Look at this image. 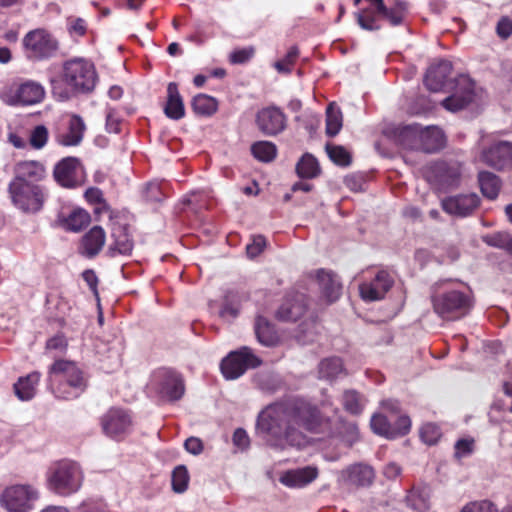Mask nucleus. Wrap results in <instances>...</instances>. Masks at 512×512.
Returning <instances> with one entry per match:
<instances>
[{
    "mask_svg": "<svg viewBox=\"0 0 512 512\" xmlns=\"http://www.w3.org/2000/svg\"><path fill=\"white\" fill-rule=\"evenodd\" d=\"M257 430L269 445L279 449L303 446V430L339 436L349 445L358 439L356 423L322 419L314 406L299 399L267 407L258 416Z\"/></svg>",
    "mask_w": 512,
    "mask_h": 512,
    "instance_id": "obj_1",
    "label": "nucleus"
},
{
    "mask_svg": "<svg viewBox=\"0 0 512 512\" xmlns=\"http://www.w3.org/2000/svg\"><path fill=\"white\" fill-rule=\"evenodd\" d=\"M62 80L66 88L62 87L60 80L51 78L50 83L53 94L60 100H66L71 93L89 92L96 84L94 66L84 59H72L64 63Z\"/></svg>",
    "mask_w": 512,
    "mask_h": 512,
    "instance_id": "obj_2",
    "label": "nucleus"
},
{
    "mask_svg": "<svg viewBox=\"0 0 512 512\" xmlns=\"http://www.w3.org/2000/svg\"><path fill=\"white\" fill-rule=\"evenodd\" d=\"M50 385H56L57 397H78L85 389V380L80 369L70 361H56L49 372Z\"/></svg>",
    "mask_w": 512,
    "mask_h": 512,
    "instance_id": "obj_3",
    "label": "nucleus"
},
{
    "mask_svg": "<svg viewBox=\"0 0 512 512\" xmlns=\"http://www.w3.org/2000/svg\"><path fill=\"white\" fill-rule=\"evenodd\" d=\"M49 488L59 495L78 491L83 482V471L74 461L63 460L52 465L47 473Z\"/></svg>",
    "mask_w": 512,
    "mask_h": 512,
    "instance_id": "obj_4",
    "label": "nucleus"
},
{
    "mask_svg": "<svg viewBox=\"0 0 512 512\" xmlns=\"http://www.w3.org/2000/svg\"><path fill=\"white\" fill-rule=\"evenodd\" d=\"M471 306L470 295L459 290H450L433 298L435 312L444 319H458L466 315Z\"/></svg>",
    "mask_w": 512,
    "mask_h": 512,
    "instance_id": "obj_5",
    "label": "nucleus"
},
{
    "mask_svg": "<svg viewBox=\"0 0 512 512\" xmlns=\"http://www.w3.org/2000/svg\"><path fill=\"white\" fill-rule=\"evenodd\" d=\"M38 498L39 492L32 485L16 484L3 491L0 502L8 512H28Z\"/></svg>",
    "mask_w": 512,
    "mask_h": 512,
    "instance_id": "obj_6",
    "label": "nucleus"
},
{
    "mask_svg": "<svg viewBox=\"0 0 512 512\" xmlns=\"http://www.w3.org/2000/svg\"><path fill=\"white\" fill-rule=\"evenodd\" d=\"M261 360L253 354L249 347H242L239 350L230 352L221 362L220 368L227 380H235L245 373L249 368H256Z\"/></svg>",
    "mask_w": 512,
    "mask_h": 512,
    "instance_id": "obj_7",
    "label": "nucleus"
},
{
    "mask_svg": "<svg viewBox=\"0 0 512 512\" xmlns=\"http://www.w3.org/2000/svg\"><path fill=\"white\" fill-rule=\"evenodd\" d=\"M9 192L13 203L24 212L35 213L43 206L45 195L39 185L10 183Z\"/></svg>",
    "mask_w": 512,
    "mask_h": 512,
    "instance_id": "obj_8",
    "label": "nucleus"
},
{
    "mask_svg": "<svg viewBox=\"0 0 512 512\" xmlns=\"http://www.w3.org/2000/svg\"><path fill=\"white\" fill-rule=\"evenodd\" d=\"M28 58L44 59L51 57L57 50V42L43 29L30 31L23 39Z\"/></svg>",
    "mask_w": 512,
    "mask_h": 512,
    "instance_id": "obj_9",
    "label": "nucleus"
},
{
    "mask_svg": "<svg viewBox=\"0 0 512 512\" xmlns=\"http://www.w3.org/2000/svg\"><path fill=\"white\" fill-rule=\"evenodd\" d=\"M45 97L44 87L35 81H25L4 96V101L9 105L29 106L35 105Z\"/></svg>",
    "mask_w": 512,
    "mask_h": 512,
    "instance_id": "obj_10",
    "label": "nucleus"
},
{
    "mask_svg": "<svg viewBox=\"0 0 512 512\" xmlns=\"http://www.w3.org/2000/svg\"><path fill=\"white\" fill-rule=\"evenodd\" d=\"M474 82L466 75L456 79L455 92L443 100V106L452 112L459 111L469 105L474 99Z\"/></svg>",
    "mask_w": 512,
    "mask_h": 512,
    "instance_id": "obj_11",
    "label": "nucleus"
},
{
    "mask_svg": "<svg viewBox=\"0 0 512 512\" xmlns=\"http://www.w3.org/2000/svg\"><path fill=\"white\" fill-rule=\"evenodd\" d=\"M480 198L475 193L459 194L442 200L443 210L453 216L466 217L479 206Z\"/></svg>",
    "mask_w": 512,
    "mask_h": 512,
    "instance_id": "obj_12",
    "label": "nucleus"
},
{
    "mask_svg": "<svg viewBox=\"0 0 512 512\" xmlns=\"http://www.w3.org/2000/svg\"><path fill=\"white\" fill-rule=\"evenodd\" d=\"M480 159L497 170L509 168L512 166V145L505 141L494 143L482 151Z\"/></svg>",
    "mask_w": 512,
    "mask_h": 512,
    "instance_id": "obj_13",
    "label": "nucleus"
},
{
    "mask_svg": "<svg viewBox=\"0 0 512 512\" xmlns=\"http://www.w3.org/2000/svg\"><path fill=\"white\" fill-rule=\"evenodd\" d=\"M155 378L158 382L159 394L170 401L180 399L185 391L183 379L179 374L170 370L159 371Z\"/></svg>",
    "mask_w": 512,
    "mask_h": 512,
    "instance_id": "obj_14",
    "label": "nucleus"
},
{
    "mask_svg": "<svg viewBox=\"0 0 512 512\" xmlns=\"http://www.w3.org/2000/svg\"><path fill=\"white\" fill-rule=\"evenodd\" d=\"M393 285V279L386 271H379L371 282L359 286L361 298L365 301L381 300Z\"/></svg>",
    "mask_w": 512,
    "mask_h": 512,
    "instance_id": "obj_15",
    "label": "nucleus"
},
{
    "mask_svg": "<svg viewBox=\"0 0 512 512\" xmlns=\"http://www.w3.org/2000/svg\"><path fill=\"white\" fill-rule=\"evenodd\" d=\"M131 427V418L121 409H110L102 418V428L112 438L126 434Z\"/></svg>",
    "mask_w": 512,
    "mask_h": 512,
    "instance_id": "obj_16",
    "label": "nucleus"
},
{
    "mask_svg": "<svg viewBox=\"0 0 512 512\" xmlns=\"http://www.w3.org/2000/svg\"><path fill=\"white\" fill-rule=\"evenodd\" d=\"M258 128L266 135H276L285 128V116L275 107L264 108L256 117Z\"/></svg>",
    "mask_w": 512,
    "mask_h": 512,
    "instance_id": "obj_17",
    "label": "nucleus"
},
{
    "mask_svg": "<svg viewBox=\"0 0 512 512\" xmlns=\"http://www.w3.org/2000/svg\"><path fill=\"white\" fill-rule=\"evenodd\" d=\"M80 170L79 161L76 158L68 157L56 165L54 177L61 186L72 188L79 183Z\"/></svg>",
    "mask_w": 512,
    "mask_h": 512,
    "instance_id": "obj_18",
    "label": "nucleus"
},
{
    "mask_svg": "<svg viewBox=\"0 0 512 512\" xmlns=\"http://www.w3.org/2000/svg\"><path fill=\"white\" fill-rule=\"evenodd\" d=\"M316 280L319 286L321 296L328 302H335L342 290V285L337 275L332 271L319 269L316 271Z\"/></svg>",
    "mask_w": 512,
    "mask_h": 512,
    "instance_id": "obj_19",
    "label": "nucleus"
},
{
    "mask_svg": "<svg viewBox=\"0 0 512 512\" xmlns=\"http://www.w3.org/2000/svg\"><path fill=\"white\" fill-rule=\"evenodd\" d=\"M307 308V298L297 293L288 297L280 306L277 317L283 321H296L303 316Z\"/></svg>",
    "mask_w": 512,
    "mask_h": 512,
    "instance_id": "obj_20",
    "label": "nucleus"
},
{
    "mask_svg": "<svg viewBox=\"0 0 512 512\" xmlns=\"http://www.w3.org/2000/svg\"><path fill=\"white\" fill-rule=\"evenodd\" d=\"M318 471L313 467H303L285 471L279 481L289 488H302L317 478Z\"/></svg>",
    "mask_w": 512,
    "mask_h": 512,
    "instance_id": "obj_21",
    "label": "nucleus"
},
{
    "mask_svg": "<svg viewBox=\"0 0 512 512\" xmlns=\"http://www.w3.org/2000/svg\"><path fill=\"white\" fill-rule=\"evenodd\" d=\"M452 71V64L449 61L441 60L435 65H432L425 76L426 87L433 92L440 91L444 86L446 79L450 76Z\"/></svg>",
    "mask_w": 512,
    "mask_h": 512,
    "instance_id": "obj_22",
    "label": "nucleus"
},
{
    "mask_svg": "<svg viewBox=\"0 0 512 512\" xmlns=\"http://www.w3.org/2000/svg\"><path fill=\"white\" fill-rule=\"evenodd\" d=\"M113 242L110 245L108 252L111 256L130 255L133 249V241L130 238L126 226L114 224L112 228Z\"/></svg>",
    "mask_w": 512,
    "mask_h": 512,
    "instance_id": "obj_23",
    "label": "nucleus"
},
{
    "mask_svg": "<svg viewBox=\"0 0 512 512\" xmlns=\"http://www.w3.org/2000/svg\"><path fill=\"white\" fill-rule=\"evenodd\" d=\"M106 234L102 227H92L82 238L81 253L87 257L96 256L103 248Z\"/></svg>",
    "mask_w": 512,
    "mask_h": 512,
    "instance_id": "obj_24",
    "label": "nucleus"
},
{
    "mask_svg": "<svg viewBox=\"0 0 512 512\" xmlns=\"http://www.w3.org/2000/svg\"><path fill=\"white\" fill-rule=\"evenodd\" d=\"M15 173L16 176L11 183L34 184V181L42 178L44 168L38 162L24 161L17 164Z\"/></svg>",
    "mask_w": 512,
    "mask_h": 512,
    "instance_id": "obj_25",
    "label": "nucleus"
},
{
    "mask_svg": "<svg viewBox=\"0 0 512 512\" xmlns=\"http://www.w3.org/2000/svg\"><path fill=\"white\" fill-rule=\"evenodd\" d=\"M445 144V136L442 130L435 126L421 127V136L418 150L424 152H435Z\"/></svg>",
    "mask_w": 512,
    "mask_h": 512,
    "instance_id": "obj_26",
    "label": "nucleus"
},
{
    "mask_svg": "<svg viewBox=\"0 0 512 512\" xmlns=\"http://www.w3.org/2000/svg\"><path fill=\"white\" fill-rule=\"evenodd\" d=\"M165 115L174 120L184 117L185 110L182 98L179 94L178 87L171 82L167 87V103L164 108Z\"/></svg>",
    "mask_w": 512,
    "mask_h": 512,
    "instance_id": "obj_27",
    "label": "nucleus"
},
{
    "mask_svg": "<svg viewBox=\"0 0 512 512\" xmlns=\"http://www.w3.org/2000/svg\"><path fill=\"white\" fill-rule=\"evenodd\" d=\"M396 141L406 149L418 150L421 136V126L410 124L396 129Z\"/></svg>",
    "mask_w": 512,
    "mask_h": 512,
    "instance_id": "obj_28",
    "label": "nucleus"
},
{
    "mask_svg": "<svg viewBox=\"0 0 512 512\" xmlns=\"http://www.w3.org/2000/svg\"><path fill=\"white\" fill-rule=\"evenodd\" d=\"M85 129L83 119L73 115L69 120L68 131L60 136L59 142L64 146H76L82 141Z\"/></svg>",
    "mask_w": 512,
    "mask_h": 512,
    "instance_id": "obj_29",
    "label": "nucleus"
},
{
    "mask_svg": "<svg viewBox=\"0 0 512 512\" xmlns=\"http://www.w3.org/2000/svg\"><path fill=\"white\" fill-rule=\"evenodd\" d=\"M347 480L354 485L366 486L372 483L374 471L367 465H355L343 472Z\"/></svg>",
    "mask_w": 512,
    "mask_h": 512,
    "instance_id": "obj_30",
    "label": "nucleus"
},
{
    "mask_svg": "<svg viewBox=\"0 0 512 512\" xmlns=\"http://www.w3.org/2000/svg\"><path fill=\"white\" fill-rule=\"evenodd\" d=\"M39 379L40 374L38 372H33L24 378H20L18 382L14 384L16 396L22 401L33 398Z\"/></svg>",
    "mask_w": 512,
    "mask_h": 512,
    "instance_id": "obj_31",
    "label": "nucleus"
},
{
    "mask_svg": "<svg viewBox=\"0 0 512 512\" xmlns=\"http://www.w3.org/2000/svg\"><path fill=\"white\" fill-rule=\"evenodd\" d=\"M479 185L484 196L495 199L501 188L500 179L491 172L482 171L478 175Z\"/></svg>",
    "mask_w": 512,
    "mask_h": 512,
    "instance_id": "obj_32",
    "label": "nucleus"
},
{
    "mask_svg": "<svg viewBox=\"0 0 512 512\" xmlns=\"http://www.w3.org/2000/svg\"><path fill=\"white\" fill-rule=\"evenodd\" d=\"M255 334L258 341L265 346H274L278 336L267 319L258 317L255 322Z\"/></svg>",
    "mask_w": 512,
    "mask_h": 512,
    "instance_id": "obj_33",
    "label": "nucleus"
},
{
    "mask_svg": "<svg viewBox=\"0 0 512 512\" xmlns=\"http://www.w3.org/2000/svg\"><path fill=\"white\" fill-rule=\"evenodd\" d=\"M345 374L343 363L338 357H331L322 360L319 364V376L326 380H333Z\"/></svg>",
    "mask_w": 512,
    "mask_h": 512,
    "instance_id": "obj_34",
    "label": "nucleus"
},
{
    "mask_svg": "<svg viewBox=\"0 0 512 512\" xmlns=\"http://www.w3.org/2000/svg\"><path fill=\"white\" fill-rule=\"evenodd\" d=\"M319 333V324L315 317L302 322L295 334V338L302 344L310 343L314 341L316 335Z\"/></svg>",
    "mask_w": 512,
    "mask_h": 512,
    "instance_id": "obj_35",
    "label": "nucleus"
},
{
    "mask_svg": "<svg viewBox=\"0 0 512 512\" xmlns=\"http://www.w3.org/2000/svg\"><path fill=\"white\" fill-rule=\"evenodd\" d=\"M193 111L202 116H210L217 110V101L206 94H198L192 100Z\"/></svg>",
    "mask_w": 512,
    "mask_h": 512,
    "instance_id": "obj_36",
    "label": "nucleus"
},
{
    "mask_svg": "<svg viewBox=\"0 0 512 512\" xmlns=\"http://www.w3.org/2000/svg\"><path fill=\"white\" fill-rule=\"evenodd\" d=\"M342 122L341 110L335 104H329L326 110V133L329 136L337 135L342 128Z\"/></svg>",
    "mask_w": 512,
    "mask_h": 512,
    "instance_id": "obj_37",
    "label": "nucleus"
},
{
    "mask_svg": "<svg viewBox=\"0 0 512 512\" xmlns=\"http://www.w3.org/2000/svg\"><path fill=\"white\" fill-rule=\"evenodd\" d=\"M296 172L301 178H313L319 173V165L312 155L305 154L297 163Z\"/></svg>",
    "mask_w": 512,
    "mask_h": 512,
    "instance_id": "obj_38",
    "label": "nucleus"
},
{
    "mask_svg": "<svg viewBox=\"0 0 512 512\" xmlns=\"http://www.w3.org/2000/svg\"><path fill=\"white\" fill-rule=\"evenodd\" d=\"M407 504L417 512H426L430 508L428 491L412 490L407 496Z\"/></svg>",
    "mask_w": 512,
    "mask_h": 512,
    "instance_id": "obj_39",
    "label": "nucleus"
},
{
    "mask_svg": "<svg viewBox=\"0 0 512 512\" xmlns=\"http://www.w3.org/2000/svg\"><path fill=\"white\" fill-rule=\"evenodd\" d=\"M252 154L262 162H269L276 156V146L268 141H259L252 145Z\"/></svg>",
    "mask_w": 512,
    "mask_h": 512,
    "instance_id": "obj_40",
    "label": "nucleus"
},
{
    "mask_svg": "<svg viewBox=\"0 0 512 512\" xmlns=\"http://www.w3.org/2000/svg\"><path fill=\"white\" fill-rule=\"evenodd\" d=\"M90 222L89 214L83 209L73 210L65 221L68 230L78 232Z\"/></svg>",
    "mask_w": 512,
    "mask_h": 512,
    "instance_id": "obj_41",
    "label": "nucleus"
},
{
    "mask_svg": "<svg viewBox=\"0 0 512 512\" xmlns=\"http://www.w3.org/2000/svg\"><path fill=\"white\" fill-rule=\"evenodd\" d=\"M342 402L345 410L351 414L361 413L364 407V400L362 396L354 390L345 391Z\"/></svg>",
    "mask_w": 512,
    "mask_h": 512,
    "instance_id": "obj_42",
    "label": "nucleus"
},
{
    "mask_svg": "<svg viewBox=\"0 0 512 512\" xmlns=\"http://www.w3.org/2000/svg\"><path fill=\"white\" fill-rule=\"evenodd\" d=\"M370 425L376 434L385 436L387 438H395V431L393 430V426L385 416L381 414L373 415Z\"/></svg>",
    "mask_w": 512,
    "mask_h": 512,
    "instance_id": "obj_43",
    "label": "nucleus"
},
{
    "mask_svg": "<svg viewBox=\"0 0 512 512\" xmlns=\"http://www.w3.org/2000/svg\"><path fill=\"white\" fill-rule=\"evenodd\" d=\"M380 15L373 11V9L365 8L356 14L357 23L359 26L368 31L378 30L377 19Z\"/></svg>",
    "mask_w": 512,
    "mask_h": 512,
    "instance_id": "obj_44",
    "label": "nucleus"
},
{
    "mask_svg": "<svg viewBox=\"0 0 512 512\" xmlns=\"http://www.w3.org/2000/svg\"><path fill=\"white\" fill-rule=\"evenodd\" d=\"M239 302L236 295L228 294L225 296L222 308L219 312L221 318L225 320H232L238 316Z\"/></svg>",
    "mask_w": 512,
    "mask_h": 512,
    "instance_id": "obj_45",
    "label": "nucleus"
},
{
    "mask_svg": "<svg viewBox=\"0 0 512 512\" xmlns=\"http://www.w3.org/2000/svg\"><path fill=\"white\" fill-rule=\"evenodd\" d=\"M189 474L185 466L181 465L172 473V489L176 493H183L187 490Z\"/></svg>",
    "mask_w": 512,
    "mask_h": 512,
    "instance_id": "obj_46",
    "label": "nucleus"
},
{
    "mask_svg": "<svg viewBox=\"0 0 512 512\" xmlns=\"http://www.w3.org/2000/svg\"><path fill=\"white\" fill-rule=\"evenodd\" d=\"M437 170L441 173L440 182L447 186L455 185L460 177V168L457 165L447 166L440 164Z\"/></svg>",
    "mask_w": 512,
    "mask_h": 512,
    "instance_id": "obj_47",
    "label": "nucleus"
},
{
    "mask_svg": "<svg viewBox=\"0 0 512 512\" xmlns=\"http://www.w3.org/2000/svg\"><path fill=\"white\" fill-rule=\"evenodd\" d=\"M326 150L329 158L337 165L348 166L351 163V156L344 147L327 145Z\"/></svg>",
    "mask_w": 512,
    "mask_h": 512,
    "instance_id": "obj_48",
    "label": "nucleus"
},
{
    "mask_svg": "<svg viewBox=\"0 0 512 512\" xmlns=\"http://www.w3.org/2000/svg\"><path fill=\"white\" fill-rule=\"evenodd\" d=\"M483 241L492 247L507 248L512 252V238L502 232H498L492 235H486L483 237Z\"/></svg>",
    "mask_w": 512,
    "mask_h": 512,
    "instance_id": "obj_49",
    "label": "nucleus"
},
{
    "mask_svg": "<svg viewBox=\"0 0 512 512\" xmlns=\"http://www.w3.org/2000/svg\"><path fill=\"white\" fill-rule=\"evenodd\" d=\"M420 437L428 445H434L441 437L439 427L433 423L424 424L420 429Z\"/></svg>",
    "mask_w": 512,
    "mask_h": 512,
    "instance_id": "obj_50",
    "label": "nucleus"
},
{
    "mask_svg": "<svg viewBox=\"0 0 512 512\" xmlns=\"http://www.w3.org/2000/svg\"><path fill=\"white\" fill-rule=\"evenodd\" d=\"M298 55V48L296 46L291 47L283 59L275 62V69L280 73H289Z\"/></svg>",
    "mask_w": 512,
    "mask_h": 512,
    "instance_id": "obj_51",
    "label": "nucleus"
},
{
    "mask_svg": "<svg viewBox=\"0 0 512 512\" xmlns=\"http://www.w3.org/2000/svg\"><path fill=\"white\" fill-rule=\"evenodd\" d=\"M48 139V130L45 126L39 125L35 127V129L32 131L30 136V143L31 145L36 148L40 149L44 147Z\"/></svg>",
    "mask_w": 512,
    "mask_h": 512,
    "instance_id": "obj_52",
    "label": "nucleus"
},
{
    "mask_svg": "<svg viewBox=\"0 0 512 512\" xmlns=\"http://www.w3.org/2000/svg\"><path fill=\"white\" fill-rule=\"evenodd\" d=\"M461 512H497V509L492 502L483 500L465 505Z\"/></svg>",
    "mask_w": 512,
    "mask_h": 512,
    "instance_id": "obj_53",
    "label": "nucleus"
},
{
    "mask_svg": "<svg viewBox=\"0 0 512 512\" xmlns=\"http://www.w3.org/2000/svg\"><path fill=\"white\" fill-rule=\"evenodd\" d=\"M474 441L472 439H460L455 443V457L464 458L473 452Z\"/></svg>",
    "mask_w": 512,
    "mask_h": 512,
    "instance_id": "obj_54",
    "label": "nucleus"
},
{
    "mask_svg": "<svg viewBox=\"0 0 512 512\" xmlns=\"http://www.w3.org/2000/svg\"><path fill=\"white\" fill-rule=\"evenodd\" d=\"M266 245L265 238L263 236H256L253 238V242L248 244L246 252L249 258L257 257L264 249Z\"/></svg>",
    "mask_w": 512,
    "mask_h": 512,
    "instance_id": "obj_55",
    "label": "nucleus"
},
{
    "mask_svg": "<svg viewBox=\"0 0 512 512\" xmlns=\"http://www.w3.org/2000/svg\"><path fill=\"white\" fill-rule=\"evenodd\" d=\"M254 55L253 48L239 49L230 54V62L233 64H242L247 62Z\"/></svg>",
    "mask_w": 512,
    "mask_h": 512,
    "instance_id": "obj_56",
    "label": "nucleus"
},
{
    "mask_svg": "<svg viewBox=\"0 0 512 512\" xmlns=\"http://www.w3.org/2000/svg\"><path fill=\"white\" fill-rule=\"evenodd\" d=\"M405 9L406 3H401L398 5L397 9L387 8V13H383L382 17L388 19V21L394 26L399 25L403 19V15L401 12L404 11Z\"/></svg>",
    "mask_w": 512,
    "mask_h": 512,
    "instance_id": "obj_57",
    "label": "nucleus"
},
{
    "mask_svg": "<svg viewBox=\"0 0 512 512\" xmlns=\"http://www.w3.org/2000/svg\"><path fill=\"white\" fill-rule=\"evenodd\" d=\"M122 120L121 118L115 113V111L110 110L107 113L106 116V129L110 133H119L120 132V126H121Z\"/></svg>",
    "mask_w": 512,
    "mask_h": 512,
    "instance_id": "obj_58",
    "label": "nucleus"
},
{
    "mask_svg": "<svg viewBox=\"0 0 512 512\" xmlns=\"http://www.w3.org/2000/svg\"><path fill=\"white\" fill-rule=\"evenodd\" d=\"M392 426L395 431V437L402 436L409 432L411 421L407 416H400Z\"/></svg>",
    "mask_w": 512,
    "mask_h": 512,
    "instance_id": "obj_59",
    "label": "nucleus"
},
{
    "mask_svg": "<svg viewBox=\"0 0 512 512\" xmlns=\"http://www.w3.org/2000/svg\"><path fill=\"white\" fill-rule=\"evenodd\" d=\"M496 30L497 34L501 38H508L512 34V20L507 17H503L499 20Z\"/></svg>",
    "mask_w": 512,
    "mask_h": 512,
    "instance_id": "obj_60",
    "label": "nucleus"
},
{
    "mask_svg": "<svg viewBox=\"0 0 512 512\" xmlns=\"http://www.w3.org/2000/svg\"><path fill=\"white\" fill-rule=\"evenodd\" d=\"M184 447L187 452L193 454V455H199L203 450V443L202 441L197 437H189L185 443Z\"/></svg>",
    "mask_w": 512,
    "mask_h": 512,
    "instance_id": "obj_61",
    "label": "nucleus"
},
{
    "mask_svg": "<svg viewBox=\"0 0 512 512\" xmlns=\"http://www.w3.org/2000/svg\"><path fill=\"white\" fill-rule=\"evenodd\" d=\"M233 443L238 448L244 450L249 446V437L245 430L238 428L233 434Z\"/></svg>",
    "mask_w": 512,
    "mask_h": 512,
    "instance_id": "obj_62",
    "label": "nucleus"
},
{
    "mask_svg": "<svg viewBox=\"0 0 512 512\" xmlns=\"http://www.w3.org/2000/svg\"><path fill=\"white\" fill-rule=\"evenodd\" d=\"M66 346V340L63 336H55L47 341L46 347L50 350L63 349Z\"/></svg>",
    "mask_w": 512,
    "mask_h": 512,
    "instance_id": "obj_63",
    "label": "nucleus"
},
{
    "mask_svg": "<svg viewBox=\"0 0 512 512\" xmlns=\"http://www.w3.org/2000/svg\"><path fill=\"white\" fill-rule=\"evenodd\" d=\"M78 512H107L105 507L101 504H88L85 503L79 507Z\"/></svg>",
    "mask_w": 512,
    "mask_h": 512,
    "instance_id": "obj_64",
    "label": "nucleus"
}]
</instances>
